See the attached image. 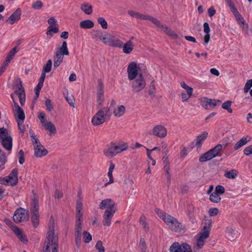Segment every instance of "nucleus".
I'll list each match as a JSON object with an SVG mask.
<instances>
[{"instance_id": "1", "label": "nucleus", "mask_w": 252, "mask_h": 252, "mask_svg": "<svg viewBox=\"0 0 252 252\" xmlns=\"http://www.w3.org/2000/svg\"><path fill=\"white\" fill-rule=\"evenodd\" d=\"M98 111L93 116L92 123L94 126H98L110 120L112 115L110 107L98 108Z\"/></svg>"}, {"instance_id": "2", "label": "nucleus", "mask_w": 252, "mask_h": 252, "mask_svg": "<svg viewBox=\"0 0 252 252\" xmlns=\"http://www.w3.org/2000/svg\"><path fill=\"white\" fill-rule=\"evenodd\" d=\"M212 225V220L211 219H206L204 224L201 231L198 233L199 237L197 239L196 246L194 248L196 250L202 248L204 244L205 240L209 237L211 227Z\"/></svg>"}, {"instance_id": "3", "label": "nucleus", "mask_w": 252, "mask_h": 252, "mask_svg": "<svg viewBox=\"0 0 252 252\" xmlns=\"http://www.w3.org/2000/svg\"><path fill=\"white\" fill-rule=\"evenodd\" d=\"M0 142L2 147L10 153L13 146L12 137L9 134L8 130L4 127L0 128Z\"/></svg>"}, {"instance_id": "4", "label": "nucleus", "mask_w": 252, "mask_h": 252, "mask_svg": "<svg viewBox=\"0 0 252 252\" xmlns=\"http://www.w3.org/2000/svg\"><path fill=\"white\" fill-rule=\"evenodd\" d=\"M52 217L50 220V223H52V225L49 226V230L47 232V240L45 241L44 246H48L50 245H53V248L55 247V245L57 244V249H58V238L55 236V230L54 226L53 220L52 221Z\"/></svg>"}, {"instance_id": "5", "label": "nucleus", "mask_w": 252, "mask_h": 252, "mask_svg": "<svg viewBox=\"0 0 252 252\" xmlns=\"http://www.w3.org/2000/svg\"><path fill=\"white\" fill-rule=\"evenodd\" d=\"M146 85V81L142 74H139L131 83L132 91L134 93H139L145 88Z\"/></svg>"}, {"instance_id": "6", "label": "nucleus", "mask_w": 252, "mask_h": 252, "mask_svg": "<svg viewBox=\"0 0 252 252\" xmlns=\"http://www.w3.org/2000/svg\"><path fill=\"white\" fill-rule=\"evenodd\" d=\"M18 182V170L17 168L12 169L8 176L0 180V184L5 185L7 183L11 186L16 185Z\"/></svg>"}, {"instance_id": "7", "label": "nucleus", "mask_w": 252, "mask_h": 252, "mask_svg": "<svg viewBox=\"0 0 252 252\" xmlns=\"http://www.w3.org/2000/svg\"><path fill=\"white\" fill-rule=\"evenodd\" d=\"M28 212V210L22 208L17 209L13 216V220L16 223L27 221L29 218Z\"/></svg>"}, {"instance_id": "8", "label": "nucleus", "mask_w": 252, "mask_h": 252, "mask_svg": "<svg viewBox=\"0 0 252 252\" xmlns=\"http://www.w3.org/2000/svg\"><path fill=\"white\" fill-rule=\"evenodd\" d=\"M170 252H192L191 247L186 243L180 244L179 242H174L170 247Z\"/></svg>"}, {"instance_id": "9", "label": "nucleus", "mask_w": 252, "mask_h": 252, "mask_svg": "<svg viewBox=\"0 0 252 252\" xmlns=\"http://www.w3.org/2000/svg\"><path fill=\"white\" fill-rule=\"evenodd\" d=\"M153 23L158 28L162 29L168 35L171 36L174 39H177L178 37L177 34L172 31L168 27L163 25L162 23L157 19H154Z\"/></svg>"}, {"instance_id": "10", "label": "nucleus", "mask_w": 252, "mask_h": 252, "mask_svg": "<svg viewBox=\"0 0 252 252\" xmlns=\"http://www.w3.org/2000/svg\"><path fill=\"white\" fill-rule=\"evenodd\" d=\"M99 208L101 210L106 209V210H117V205L115 202L109 198L104 199L99 204Z\"/></svg>"}, {"instance_id": "11", "label": "nucleus", "mask_w": 252, "mask_h": 252, "mask_svg": "<svg viewBox=\"0 0 252 252\" xmlns=\"http://www.w3.org/2000/svg\"><path fill=\"white\" fill-rule=\"evenodd\" d=\"M128 79L133 80L136 79L140 73H138L137 64L135 62L130 63L127 67Z\"/></svg>"}, {"instance_id": "12", "label": "nucleus", "mask_w": 252, "mask_h": 252, "mask_svg": "<svg viewBox=\"0 0 252 252\" xmlns=\"http://www.w3.org/2000/svg\"><path fill=\"white\" fill-rule=\"evenodd\" d=\"M99 88L97 91V108H102V104L104 101V93L103 89V84L100 80H98Z\"/></svg>"}, {"instance_id": "13", "label": "nucleus", "mask_w": 252, "mask_h": 252, "mask_svg": "<svg viewBox=\"0 0 252 252\" xmlns=\"http://www.w3.org/2000/svg\"><path fill=\"white\" fill-rule=\"evenodd\" d=\"M153 134L158 137L163 138L166 135L167 130L164 126L161 125H157L154 127Z\"/></svg>"}, {"instance_id": "14", "label": "nucleus", "mask_w": 252, "mask_h": 252, "mask_svg": "<svg viewBox=\"0 0 252 252\" xmlns=\"http://www.w3.org/2000/svg\"><path fill=\"white\" fill-rule=\"evenodd\" d=\"M127 13L132 17L142 20H150L152 23L155 19V18L150 15L142 14L133 10H128Z\"/></svg>"}, {"instance_id": "15", "label": "nucleus", "mask_w": 252, "mask_h": 252, "mask_svg": "<svg viewBox=\"0 0 252 252\" xmlns=\"http://www.w3.org/2000/svg\"><path fill=\"white\" fill-rule=\"evenodd\" d=\"M114 147L115 151L116 152V155L120 153L127 149L128 147V144L124 142V141H119L118 143L112 142Z\"/></svg>"}, {"instance_id": "16", "label": "nucleus", "mask_w": 252, "mask_h": 252, "mask_svg": "<svg viewBox=\"0 0 252 252\" xmlns=\"http://www.w3.org/2000/svg\"><path fill=\"white\" fill-rule=\"evenodd\" d=\"M200 103L201 106L205 109H208V105L210 106L215 107L217 105V100L207 97H203L201 99Z\"/></svg>"}, {"instance_id": "17", "label": "nucleus", "mask_w": 252, "mask_h": 252, "mask_svg": "<svg viewBox=\"0 0 252 252\" xmlns=\"http://www.w3.org/2000/svg\"><path fill=\"white\" fill-rule=\"evenodd\" d=\"M34 151L35 157L37 158L44 156L48 153L47 150L41 144L34 146Z\"/></svg>"}, {"instance_id": "18", "label": "nucleus", "mask_w": 252, "mask_h": 252, "mask_svg": "<svg viewBox=\"0 0 252 252\" xmlns=\"http://www.w3.org/2000/svg\"><path fill=\"white\" fill-rule=\"evenodd\" d=\"M169 228L175 232H181L184 229V225L181 222H179L177 219H174L173 222L169 225Z\"/></svg>"}, {"instance_id": "19", "label": "nucleus", "mask_w": 252, "mask_h": 252, "mask_svg": "<svg viewBox=\"0 0 252 252\" xmlns=\"http://www.w3.org/2000/svg\"><path fill=\"white\" fill-rule=\"evenodd\" d=\"M21 10L20 8H17L8 18L7 21H10L11 25L18 21L21 18Z\"/></svg>"}, {"instance_id": "20", "label": "nucleus", "mask_w": 252, "mask_h": 252, "mask_svg": "<svg viewBox=\"0 0 252 252\" xmlns=\"http://www.w3.org/2000/svg\"><path fill=\"white\" fill-rule=\"evenodd\" d=\"M103 153L104 155L108 158H112L116 155V152L115 151L112 142L104 149Z\"/></svg>"}, {"instance_id": "21", "label": "nucleus", "mask_w": 252, "mask_h": 252, "mask_svg": "<svg viewBox=\"0 0 252 252\" xmlns=\"http://www.w3.org/2000/svg\"><path fill=\"white\" fill-rule=\"evenodd\" d=\"M251 140V137L248 136L243 137L240 140H239L234 146L233 149L235 151L239 150L243 146L246 145Z\"/></svg>"}, {"instance_id": "22", "label": "nucleus", "mask_w": 252, "mask_h": 252, "mask_svg": "<svg viewBox=\"0 0 252 252\" xmlns=\"http://www.w3.org/2000/svg\"><path fill=\"white\" fill-rule=\"evenodd\" d=\"M18 239L24 244L28 242V239L26 236L23 233L22 230L18 227L15 228V230L13 231Z\"/></svg>"}, {"instance_id": "23", "label": "nucleus", "mask_w": 252, "mask_h": 252, "mask_svg": "<svg viewBox=\"0 0 252 252\" xmlns=\"http://www.w3.org/2000/svg\"><path fill=\"white\" fill-rule=\"evenodd\" d=\"M31 212H32V215H39L38 202L34 197L32 199Z\"/></svg>"}, {"instance_id": "24", "label": "nucleus", "mask_w": 252, "mask_h": 252, "mask_svg": "<svg viewBox=\"0 0 252 252\" xmlns=\"http://www.w3.org/2000/svg\"><path fill=\"white\" fill-rule=\"evenodd\" d=\"M17 51H18L17 50L16 47H14L9 51L5 58V61L3 63L4 64H5V66H8L11 60L13 59L15 55L17 53Z\"/></svg>"}, {"instance_id": "25", "label": "nucleus", "mask_w": 252, "mask_h": 252, "mask_svg": "<svg viewBox=\"0 0 252 252\" xmlns=\"http://www.w3.org/2000/svg\"><path fill=\"white\" fill-rule=\"evenodd\" d=\"M63 55L60 54L59 52H56L55 56L54 57V67L55 68L58 67L63 62Z\"/></svg>"}, {"instance_id": "26", "label": "nucleus", "mask_w": 252, "mask_h": 252, "mask_svg": "<svg viewBox=\"0 0 252 252\" xmlns=\"http://www.w3.org/2000/svg\"><path fill=\"white\" fill-rule=\"evenodd\" d=\"M13 114L16 116V120H24L25 119V115L23 110L20 108H17V109L12 110Z\"/></svg>"}, {"instance_id": "27", "label": "nucleus", "mask_w": 252, "mask_h": 252, "mask_svg": "<svg viewBox=\"0 0 252 252\" xmlns=\"http://www.w3.org/2000/svg\"><path fill=\"white\" fill-rule=\"evenodd\" d=\"M208 133L207 131H203L196 138V146L200 148L202 146V142L204 141L207 137Z\"/></svg>"}, {"instance_id": "28", "label": "nucleus", "mask_w": 252, "mask_h": 252, "mask_svg": "<svg viewBox=\"0 0 252 252\" xmlns=\"http://www.w3.org/2000/svg\"><path fill=\"white\" fill-rule=\"evenodd\" d=\"M42 126L46 130L49 131L50 135L55 134L57 132V129L55 125L51 122H47Z\"/></svg>"}, {"instance_id": "29", "label": "nucleus", "mask_w": 252, "mask_h": 252, "mask_svg": "<svg viewBox=\"0 0 252 252\" xmlns=\"http://www.w3.org/2000/svg\"><path fill=\"white\" fill-rule=\"evenodd\" d=\"M214 158L210 150L202 154L199 158V161L200 162H204L210 160Z\"/></svg>"}, {"instance_id": "30", "label": "nucleus", "mask_w": 252, "mask_h": 252, "mask_svg": "<svg viewBox=\"0 0 252 252\" xmlns=\"http://www.w3.org/2000/svg\"><path fill=\"white\" fill-rule=\"evenodd\" d=\"M79 25L82 29H88L94 27V23L92 20H86L80 22Z\"/></svg>"}, {"instance_id": "31", "label": "nucleus", "mask_w": 252, "mask_h": 252, "mask_svg": "<svg viewBox=\"0 0 252 252\" xmlns=\"http://www.w3.org/2000/svg\"><path fill=\"white\" fill-rule=\"evenodd\" d=\"M222 145L219 144L215 146L212 149L209 150L214 158L220 156V152L222 150Z\"/></svg>"}, {"instance_id": "32", "label": "nucleus", "mask_w": 252, "mask_h": 252, "mask_svg": "<svg viewBox=\"0 0 252 252\" xmlns=\"http://www.w3.org/2000/svg\"><path fill=\"white\" fill-rule=\"evenodd\" d=\"M133 46L132 41L131 40L127 41L123 46V52L125 54H129L133 50Z\"/></svg>"}, {"instance_id": "33", "label": "nucleus", "mask_w": 252, "mask_h": 252, "mask_svg": "<svg viewBox=\"0 0 252 252\" xmlns=\"http://www.w3.org/2000/svg\"><path fill=\"white\" fill-rule=\"evenodd\" d=\"M81 9L86 14L90 15L93 12V7L89 3H85L81 5Z\"/></svg>"}, {"instance_id": "34", "label": "nucleus", "mask_w": 252, "mask_h": 252, "mask_svg": "<svg viewBox=\"0 0 252 252\" xmlns=\"http://www.w3.org/2000/svg\"><path fill=\"white\" fill-rule=\"evenodd\" d=\"M125 111V107L124 105H120L117 109L114 110L113 113L115 117H120L124 114Z\"/></svg>"}, {"instance_id": "35", "label": "nucleus", "mask_w": 252, "mask_h": 252, "mask_svg": "<svg viewBox=\"0 0 252 252\" xmlns=\"http://www.w3.org/2000/svg\"><path fill=\"white\" fill-rule=\"evenodd\" d=\"M56 52H59L60 54L64 55H68L69 52L67 49V43L66 41H63L62 46L60 47L59 50Z\"/></svg>"}, {"instance_id": "36", "label": "nucleus", "mask_w": 252, "mask_h": 252, "mask_svg": "<svg viewBox=\"0 0 252 252\" xmlns=\"http://www.w3.org/2000/svg\"><path fill=\"white\" fill-rule=\"evenodd\" d=\"M123 43L121 40L118 38L114 39V37L112 38L111 42L109 44V45L113 47L121 48L123 46Z\"/></svg>"}, {"instance_id": "37", "label": "nucleus", "mask_w": 252, "mask_h": 252, "mask_svg": "<svg viewBox=\"0 0 252 252\" xmlns=\"http://www.w3.org/2000/svg\"><path fill=\"white\" fill-rule=\"evenodd\" d=\"M237 171L235 169H231L230 171L225 172L224 176L228 179H234L237 176Z\"/></svg>"}, {"instance_id": "38", "label": "nucleus", "mask_w": 252, "mask_h": 252, "mask_svg": "<svg viewBox=\"0 0 252 252\" xmlns=\"http://www.w3.org/2000/svg\"><path fill=\"white\" fill-rule=\"evenodd\" d=\"M209 199L213 203H219L221 200V197L220 195L214 192L210 194Z\"/></svg>"}, {"instance_id": "39", "label": "nucleus", "mask_w": 252, "mask_h": 252, "mask_svg": "<svg viewBox=\"0 0 252 252\" xmlns=\"http://www.w3.org/2000/svg\"><path fill=\"white\" fill-rule=\"evenodd\" d=\"M155 80H153L149 86V94L152 98L156 96V87L154 84Z\"/></svg>"}, {"instance_id": "40", "label": "nucleus", "mask_w": 252, "mask_h": 252, "mask_svg": "<svg viewBox=\"0 0 252 252\" xmlns=\"http://www.w3.org/2000/svg\"><path fill=\"white\" fill-rule=\"evenodd\" d=\"M31 220L33 227H37L39 224V215H32Z\"/></svg>"}, {"instance_id": "41", "label": "nucleus", "mask_w": 252, "mask_h": 252, "mask_svg": "<svg viewBox=\"0 0 252 252\" xmlns=\"http://www.w3.org/2000/svg\"><path fill=\"white\" fill-rule=\"evenodd\" d=\"M139 247L140 252H146L147 246L145 240L143 238H141L140 240Z\"/></svg>"}, {"instance_id": "42", "label": "nucleus", "mask_w": 252, "mask_h": 252, "mask_svg": "<svg viewBox=\"0 0 252 252\" xmlns=\"http://www.w3.org/2000/svg\"><path fill=\"white\" fill-rule=\"evenodd\" d=\"M52 62L51 60H49L46 64L43 67L42 71L45 73H48L51 71L52 67Z\"/></svg>"}, {"instance_id": "43", "label": "nucleus", "mask_w": 252, "mask_h": 252, "mask_svg": "<svg viewBox=\"0 0 252 252\" xmlns=\"http://www.w3.org/2000/svg\"><path fill=\"white\" fill-rule=\"evenodd\" d=\"M114 36L112 35H111L108 33H106L104 34L103 38H102V40L103 43L105 44L108 43L109 44L111 43L112 38H114Z\"/></svg>"}, {"instance_id": "44", "label": "nucleus", "mask_w": 252, "mask_h": 252, "mask_svg": "<svg viewBox=\"0 0 252 252\" xmlns=\"http://www.w3.org/2000/svg\"><path fill=\"white\" fill-rule=\"evenodd\" d=\"M83 237L84 242L86 243H89L92 239V237L91 234L86 231H83Z\"/></svg>"}, {"instance_id": "45", "label": "nucleus", "mask_w": 252, "mask_h": 252, "mask_svg": "<svg viewBox=\"0 0 252 252\" xmlns=\"http://www.w3.org/2000/svg\"><path fill=\"white\" fill-rule=\"evenodd\" d=\"M140 222L142 224L143 229L146 231H148L149 230V227L148 223L146 221L145 217L144 216H141L140 218Z\"/></svg>"}, {"instance_id": "46", "label": "nucleus", "mask_w": 252, "mask_h": 252, "mask_svg": "<svg viewBox=\"0 0 252 252\" xmlns=\"http://www.w3.org/2000/svg\"><path fill=\"white\" fill-rule=\"evenodd\" d=\"M97 22L101 25L102 29H106L107 28V23L104 18L101 17H98Z\"/></svg>"}, {"instance_id": "47", "label": "nucleus", "mask_w": 252, "mask_h": 252, "mask_svg": "<svg viewBox=\"0 0 252 252\" xmlns=\"http://www.w3.org/2000/svg\"><path fill=\"white\" fill-rule=\"evenodd\" d=\"M175 218L169 214H166L163 220L169 226L174 220Z\"/></svg>"}, {"instance_id": "48", "label": "nucleus", "mask_w": 252, "mask_h": 252, "mask_svg": "<svg viewBox=\"0 0 252 252\" xmlns=\"http://www.w3.org/2000/svg\"><path fill=\"white\" fill-rule=\"evenodd\" d=\"M3 221L11 229L12 231L15 230V228L18 227L12 222L8 218H5Z\"/></svg>"}, {"instance_id": "49", "label": "nucleus", "mask_w": 252, "mask_h": 252, "mask_svg": "<svg viewBox=\"0 0 252 252\" xmlns=\"http://www.w3.org/2000/svg\"><path fill=\"white\" fill-rule=\"evenodd\" d=\"M117 210H106L104 212V213L103 215V216L109 218L112 220L115 213L116 212Z\"/></svg>"}, {"instance_id": "50", "label": "nucleus", "mask_w": 252, "mask_h": 252, "mask_svg": "<svg viewBox=\"0 0 252 252\" xmlns=\"http://www.w3.org/2000/svg\"><path fill=\"white\" fill-rule=\"evenodd\" d=\"M53 32L54 33H56L59 32V28L57 27H53L52 25H50L48 28L46 32L47 34H51V32Z\"/></svg>"}, {"instance_id": "51", "label": "nucleus", "mask_w": 252, "mask_h": 252, "mask_svg": "<svg viewBox=\"0 0 252 252\" xmlns=\"http://www.w3.org/2000/svg\"><path fill=\"white\" fill-rule=\"evenodd\" d=\"M82 222H76L75 224V234H81L82 230Z\"/></svg>"}, {"instance_id": "52", "label": "nucleus", "mask_w": 252, "mask_h": 252, "mask_svg": "<svg viewBox=\"0 0 252 252\" xmlns=\"http://www.w3.org/2000/svg\"><path fill=\"white\" fill-rule=\"evenodd\" d=\"M95 248L96 250H98V252H105V249L104 247L103 246L102 242L100 240L97 241L96 242Z\"/></svg>"}, {"instance_id": "53", "label": "nucleus", "mask_w": 252, "mask_h": 252, "mask_svg": "<svg viewBox=\"0 0 252 252\" xmlns=\"http://www.w3.org/2000/svg\"><path fill=\"white\" fill-rule=\"evenodd\" d=\"M193 92H191L190 93H185V92H182L181 93L182 99L183 102H185L187 101L191 96H192Z\"/></svg>"}, {"instance_id": "54", "label": "nucleus", "mask_w": 252, "mask_h": 252, "mask_svg": "<svg viewBox=\"0 0 252 252\" xmlns=\"http://www.w3.org/2000/svg\"><path fill=\"white\" fill-rule=\"evenodd\" d=\"M16 121L17 123L19 130L20 131L21 133H22V134H23L25 129L24 125L23 124L24 120H17Z\"/></svg>"}, {"instance_id": "55", "label": "nucleus", "mask_w": 252, "mask_h": 252, "mask_svg": "<svg viewBox=\"0 0 252 252\" xmlns=\"http://www.w3.org/2000/svg\"><path fill=\"white\" fill-rule=\"evenodd\" d=\"M225 192L224 188L221 185H218L216 187L215 192L219 195H221L224 193Z\"/></svg>"}, {"instance_id": "56", "label": "nucleus", "mask_w": 252, "mask_h": 252, "mask_svg": "<svg viewBox=\"0 0 252 252\" xmlns=\"http://www.w3.org/2000/svg\"><path fill=\"white\" fill-rule=\"evenodd\" d=\"M16 82L18 83V84L16 85V87L18 89V90H16L15 91L24 92L25 91V89L23 86L22 82L20 78H17Z\"/></svg>"}, {"instance_id": "57", "label": "nucleus", "mask_w": 252, "mask_h": 252, "mask_svg": "<svg viewBox=\"0 0 252 252\" xmlns=\"http://www.w3.org/2000/svg\"><path fill=\"white\" fill-rule=\"evenodd\" d=\"M43 7V3L41 1L37 0L32 4V8L34 9H40Z\"/></svg>"}, {"instance_id": "58", "label": "nucleus", "mask_w": 252, "mask_h": 252, "mask_svg": "<svg viewBox=\"0 0 252 252\" xmlns=\"http://www.w3.org/2000/svg\"><path fill=\"white\" fill-rule=\"evenodd\" d=\"M251 87H252V79L248 80L246 83L245 84L244 88V92L245 93H248L250 91Z\"/></svg>"}, {"instance_id": "59", "label": "nucleus", "mask_w": 252, "mask_h": 252, "mask_svg": "<svg viewBox=\"0 0 252 252\" xmlns=\"http://www.w3.org/2000/svg\"><path fill=\"white\" fill-rule=\"evenodd\" d=\"M75 244L77 248H79L81 243V234H75Z\"/></svg>"}, {"instance_id": "60", "label": "nucleus", "mask_w": 252, "mask_h": 252, "mask_svg": "<svg viewBox=\"0 0 252 252\" xmlns=\"http://www.w3.org/2000/svg\"><path fill=\"white\" fill-rule=\"evenodd\" d=\"M45 106L46 107L47 109L49 111H51L53 109V105L52 103L51 99L49 98L46 99L45 103Z\"/></svg>"}, {"instance_id": "61", "label": "nucleus", "mask_w": 252, "mask_h": 252, "mask_svg": "<svg viewBox=\"0 0 252 252\" xmlns=\"http://www.w3.org/2000/svg\"><path fill=\"white\" fill-rule=\"evenodd\" d=\"M38 118L40 120L42 126L47 122L45 121L46 115L44 112H40L38 115Z\"/></svg>"}, {"instance_id": "62", "label": "nucleus", "mask_w": 252, "mask_h": 252, "mask_svg": "<svg viewBox=\"0 0 252 252\" xmlns=\"http://www.w3.org/2000/svg\"><path fill=\"white\" fill-rule=\"evenodd\" d=\"M19 162L20 164H23L25 162V157H24V153L22 150H20L19 151Z\"/></svg>"}, {"instance_id": "63", "label": "nucleus", "mask_w": 252, "mask_h": 252, "mask_svg": "<svg viewBox=\"0 0 252 252\" xmlns=\"http://www.w3.org/2000/svg\"><path fill=\"white\" fill-rule=\"evenodd\" d=\"M236 20L237 21V22H238V23L241 25V24H244V22H245V20L243 18V17L242 16V15L240 14L239 12H238V13H236V14H235L234 15Z\"/></svg>"}, {"instance_id": "64", "label": "nucleus", "mask_w": 252, "mask_h": 252, "mask_svg": "<svg viewBox=\"0 0 252 252\" xmlns=\"http://www.w3.org/2000/svg\"><path fill=\"white\" fill-rule=\"evenodd\" d=\"M244 154L247 156L252 154V145L246 147L243 150Z\"/></svg>"}]
</instances>
